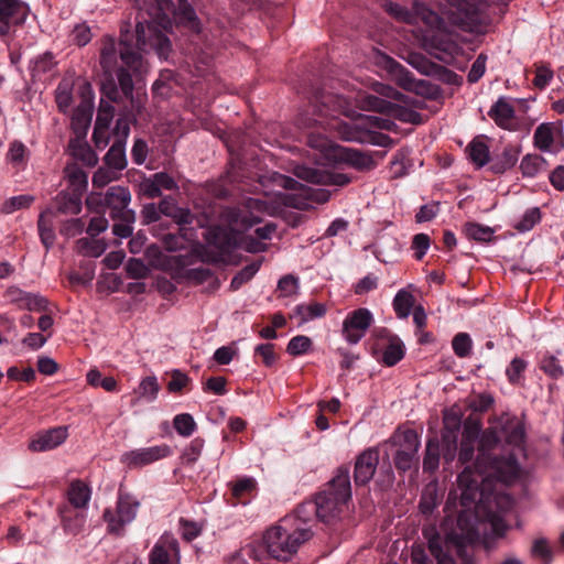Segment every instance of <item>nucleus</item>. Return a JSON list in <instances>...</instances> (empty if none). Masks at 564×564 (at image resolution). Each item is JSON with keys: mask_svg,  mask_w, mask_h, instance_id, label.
<instances>
[{"mask_svg": "<svg viewBox=\"0 0 564 564\" xmlns=\"http://www.w3.org/2000/svg\"><path fill=\"white\" fill-rule=\"evenodd\" d=\"M344 102L343 99L332 93L322 89H315L310 97V107L312 115L317 118L310 117V113H301L297 118V126L303 129L316 128L315 132L308 135V144L313 148L325 147V139L322 137V130L326 131L327 127L335 130L337 135L349 142L370 143L386 147L390 141L387 134L375 131V129L390 130L393 122L377 116L361 117L356 121L346 122L336 119V115L340 113Z\"/></svg>", "mask_w": 564, "mask_h": 564, "instance_id": "obj_1", "label": "nucleus"}, {"mask_svg": "<svg viewBox=\"0 0 564 564\" xmlns=\"http://www.w3.org/2000/svg\"><path fill=\"white\" fill-rule=\"evenodd\" d=\"M120 58L124 66L117 67L115 72L110 68L117 62V48L115 42L110 41L104 45L100 54V65L104 69L100 91L111 101H121L122 98L130 100L132 108L140 112V107L133 99L132 70L135 75L141 73L143 65L142 56L132 48L127 41L119 44Z\"/></svg>", "mask_w": 564, "mask_h": 564, "instance_id": "obj_2", "label": "nucleus"}, {"mask_svg": "<svg viewBox=\"0 0 564 564\" xmlns=\"http://www.w3.org/2000/svg\"><path fill=\"white\" fill-rule=\"evenodd\" d=\"M312 535L310 528L295 527L293 519L283 518L278 525L267 530L263 543L271 557L288 561Z\"/></svg>", "mask_w": 564, "mask_h": 564, "instance_id": "obj_3", "label": "nucleus"}, {"mask_svg": "<svg viewBox=\"0 0 564 564\" xmlns=\"http://www.w3.org/2000/svg\"><path fill=\"white\" fill-rule=\"evenodd\" d=\"M350 498V468L340 466L335 477L325 485L314 500L318 506L319 521L329 523L343 511Z\"/></svg>", "mask_w": 564, "mask_h": 564, "instance_id": "obj_4", "label": "nucleus"}, {"mask_svg": "<svg viewBox=\"0 0 564 564\" xmlns=\"http://www.w3.org/2000/svg\"><path fill=\"white\" fill-rule=\"evenodd\" d=\"M460 420L456 416L444 419L442 441L437 436L430 437L425 447L423 458V470L434 473L440 465L441 454L446 464H451L457 455V441L460 431Z\"/></svg>", "mask_w": 564, "mask_h": 564, "instance_id": "obj_5", "label": "nucleus"}, {"mask_svg": "<svg viewBox=\"0 0 564 564\" xmlns=\"http://www.w3.org/2000/svg\"><path fill=\"white\" fill-rule=\"evenodd\" d=\"M130 202L129 188L116 185L108 187L105 194H90L86 199V205L96 213H104L105 208H108L112 220L134 221L135 213L128 207Z\"/></svg>", "mask_w": 564, "mask_h": 564, "instance_id": "obj_6", "label": "nucleus"}, {"mask_svg": "<svg viewBox=\"0 0 564 564\" xmlns=\"http://www.w3.org/2000/svg\"><path fill=\"white\" fill-rule=\"evenodd\" d=\"M140 508V501L131 494L119 489L116 510L107 508L104 511V520L107 524V532L116 536H123L126 525L131 523Z\"/></svg>", "mask_w": 564, "mask_h": 564, "instance_id": "obj_7", "label": "nucleus"}, {"mask_svg": "<svg viewBox=\"0 0 564 564\" xmlns=\"http://www.w3.org/2000/svg\"><path fill=\"white\" fill-rule=\"evenodd\" d=\"M390 443L395 447L393 464L399 473H405L412 467L417 468L420 460L417 452L421 440L414 430L409 429L394 433Z\"/></svg>", "mask_w": 564, "mask_h": 564, "instance_id": "obj_8", "label": "nucleus"}, {"mask_svg": "<svg viewBox=\"0 0 564 564\" xmlns=\"http://www.w3.org/2000/svg\"><path fill=\"white\" fill-rule=\"evenodd\" d=\"M452 9L451 22L468 32H480L484 26V11L479 0H447Z\"/></svg>", "mask_w": 564, "mask_h": 564, "instance_id": "obj_9", "label": "nucleus"}, {"mask_svg": "<svg viewBox=\"0 0 564 564\" xmlns=\"http://www.w3.org/2000/svg\"><path fill=\"white\" fill-rule=\"evenodd\" d=\"M476 513L474 510L463 509L457 516V528L460 532L451 531L447 535V547H454L462 560L468 557L467 549L476 540Z\"/></svg>", "mask_w": 564, "mask_h": 564, "instance_id": "obj_10", "label": "nucleus"}, {"mask_svg": "<svg viewBox=\"0 0 564 564\" xmlns=\"http://www.w3.org/2000/svg\"><path fill=\"white\" fill-rule=\"evenodd\" d=\"M137 46L141 51L153 48L160 57H167L171 51V42L160 26L153 22H137L135 25Z\"/></svg>", "mask_w": 564, "mask_h": 564, "instance_id": "obj_11", "label": "nucleus"}, {"mask_svg": "<svg viewBox=\"0 0 564 564\" xmlns=\"http://www.w3.org/2000/svg\"><path fill=\"white\" fill-rule=\"evenodd\" d=\"M481 480L482 476L478 467L466 466L458 475L457 484L460 489V506L463 509H475L477 501L481 497Z\"/></svg>", "mask_w": 564, "mask_h": 564, "instance_id": "obj_12", "label": "nucleus"}, {"mask_svg": "<svg viewBox=\"0 0 564 564\" xmlns=\"http://www.w3.org/2000/svg\"><path fill=\"white\" fill-rule=\"evenodd\" d=\"M373 323L372 313L365 307L354 310L343 322V336L350 344H358Z\"/></svg>", "mask_w": 564, "mask_h": 564, "instance_id": "obj_13", "label": "nucleus"}, {"mask_svg": "<svg viewBox=\"0 0 564 564\" xmlns=\"http://www.w3.org/2000/svg\"><path fill=\"white\" fill-rule=\"evenodd\" d=\"M171 455V448L166 444L138 448L122 454L120 462L130 469L142 468L159 459Z\"/></svg>", "mask_w": 564, "mask_h": 564, "instance_id": "obj_14", "label": "nucleus"}, {"mask_svg": "<svg viewBox=\"0 0 564 564\" xmlns=\"http://www.w3.org/2000/svg\"><path fill=\"white\" fill-rule=\"evenodd\" d=\"M265 208V202L249 198L245 208H234L228 210V223L238 230H247L262 220L260 216L252 213V209L263 212Z\"/></svg>", "mask_w": 564, "mask_h": 564, "instance_id": "obj_15", "label": "nucleus"}, {"mask_svg": "<svg viewBox=\"0 0 564 564\" xmlns=\"http://www.w3.org/2000/svg\"><path fill=\"white\" fill-rule=\"evenodd\" d=\"M380 462L379 449L369 447L357 455L354 467L356 486H366L376 475Z\"/></svg>", "mask_w": 564, "mask_h": 564, "instance_id": "obj_16", "label": "nucleus"}, {"mask_svg": "<svg viewBox=\"0 0 564 564\" xmlns=\"http://www.w3.org/2000/svg\"><path fill=\"white\" fill-rule=\"evenodd\" d=\"M361 102L364 108L367 110L387 115H394L405 122L419 123L421 119V115L419 112L414 110L402 109L397 105L392 104L391 101L382 99L375 95L365 96Z\"/></svg>", "mask_w": 564, "mask_h": 564, "instance_id": "obj_17", "label": "nucleus"}, {"mask_svg": "<svg viewBox=\"0 0 564 564\" xmlns=\"http://www.w3.org/2000/svg\"><path fill=\"white\" fill-rule=\"evenodd\" d=\"M94 112V93L91 85L85 83L82 87V101L75 109L72 124L76 132L86 134L93 119Z\"/></svg>", "mask_w": 564, "mask_h": 564, "instance_id": "obj_18", "label": "nucleus"}, {"mask_svg": "<svg viewBox=\"0 0 564 564\" xmlns=\"http://www.w3.org/2000/svg\"><path fill=\"white\" fill-rule=\"evenodd\" d=\"M488 116L501 129L509 131H517L519 129L516 109L509 101V98L505 96L499 97L490 107Z\"/></svg>", "mask_w": 564, "mask_h": 564, "instance_id": "obj_19", "label": "nucleus"}, {"mask_svg": "<svg viewBox=\"0 0 564 564\" xmlns=\"http://www.w3.org/2000/svg\"><path fill=\"white\" fill-rule=\"evenodd\" d=\"M197 224L205 228L203 238L209 246L225 252L234 246V237L223 227L214 224V221L205 215L204 219H197Z\"/></svg>", "mask_w": 564, "mask_h": 564, "instance_id": "obj_20", "label": "nucleus"}, {"mask_svg": "<svg viewBox=\"0 0 564 564\" xmlns=\"http://www.w3.org/2000/svg\"><path fill=\"white\" fill-rule=\"evenodd\" d=\"M178 542L173 536L163 535L150 552V564H178Z\"/></svg>", "mask_w": 564, "mask_h": 564, "instance_id": "obj_21", "label": "nucleus"}, {"mask_svg": "<svg viewBox=\"0 0 564 564\" xmlns=\"http://www.w3.org/2000/svg\"><path fill=\"white\" fill-rule=\"evenodd\" d=\"M82 210V198L69 191L59 192L47 206L45 214L51 216L77 215Z\"/></svg>", "mask_w": 564, "mask_h": 564, "instance_id": "obj_22", "label": "nucleus"}, {"mask_svg": "<svg viewBox=\"0 0 564 564\" xmlns=\"http://www.w3.org/2000/svg\"><path fill=\"white\" fill-rule=\"evenodd\" d=\"M68 431L66 426H56L47 431L37 433L30 442L29 448L32 452L51 451L66 441Z\"/></svg>", "mask_w": 564, "mask_h": 564, "instance_id": "obj_23", "label": "nucleus"}, {"mask_svg": "<svg viewBox=\"0 0 564 564\" xmlns=\"http://www.w3.org/2000/svg\"><path fill=\"white\" fill-rule=\"evenodd\" d=\"M431 54L445 64L455 65L456 58L463 54V47L448 36L434 37Z\"/></svg>", "mask_w": 564, "mask_h": 564, "instance_id": "obj_24", "label": "nucleus"}, {"mask_svg": "<svg viewBox=\"0 0 564 564\" xmlns=\"http://www.w3.org/2000/svg\"><path fill=\"white\" fill-rule=\"evenodd\" d=\"M387 67L393 74L395 83L401 88L416 94H423V88L426 86L425 80H416L408 68L391 57L387 58Z\"/></svg>", "mask_w": 564, "mask_h": 564, "instance_id": "obj_25", "label": "nucleus"}, {"mask_svg": "<svg viewBox=\"0 0 564 564\" xmlns=\"http://www.w3.org/2000/svg\"><path fill=\"white\" fill-rule=\"evenodd\" d=\"M273 182L276 185H279L285 189H291V191L302 189L308 198H311L313 202L318 203V204H324V203L328 202V199L330 197V193L326 189L304 186L301 183H299L296 180H294L293 177L282 175L279 173L274 174Z\"/></svg>", "mask_w": 564, "mask_h": 564, "instance_id": "obj_26", "label": "nucleus"}, {"mask_svg": "<svg viewBox=\"0 0 564 564\" xmlns=\"http://www.w3.org/2000/svg\"><path fill=\"white\" fill-rule=\"evenodd\" d=\"M520 153V145L514 144H507L501 152H494L490 160V171L494 174H503L517 164Z\"/></svg>", "mask_w": 564, "mask_h": 564, "instance_id": "obj_27", "label": "nucleus"}, {"mask_svg": "<svg viewBox=\"0 0 564 564\" xmlns=\"http://www.w3.org/2000/svg\"><path fill=\"white\" fill-rule=\"evenodd\" d=\"M58 513L65 533L77 535L83 531L86 523L85 511L73 509L68 505H62L58 507Z\"/></svg>", "mask_w": 564, "mask_h": 564, "instance_id": "obj_28", "label": "nucleus"}, {"mask_svg": "<svg viewBox=\"0 0 564 564\" xmlns=\"http://www.w3.org/2000/svg\"><path fill=\"white\" fill-rule=\"evenodd\" d=\"M29 6L22 0H0V21H9L13 25L25 22Z\"/></svg>", "mask_w": 564, "mask_h": 564, "instance_id": "obj_29", "label": "nucleus"}, {"mask_svg": "<svg viewBox=\"0 0 564 564\" xmlns=\"http://www.w3.org/2000/svg\"><path fill=\"white\" fill-rule=\"evenodd\" d=\"M500 432L510 445L519 447L524 442L525 431L523 423L516 416L507 415L502 417Z\"/></svg>", "mask_w": 564, "mask_h": 564, "instance_id": "obj_30", "label": "nucleus"}, {"mask_svg": "<svg viewBox=\"0 0 564 564\" xmlns=\"http://www.w3.org/2000/svg\"><path fill=\"white\" fill-rule=\"evenodd\" d=\"M339 158L343 162L359 171H369L376 166V162L369 153L356 149H340Z\"/></svg>", "mask_w": 564, "mask_h": 564, "instance_id": "obj_31", "label": "nucleus"}, {"mask_svg": "<svg viewBox=\"0 0 564 564\" xmlns=\"http://www.w3.org/2000/svg\"><path fill=\"white\" fill-rule=\"evenodd\" d=\"M286 518L293 519L295 527H305L311 529V523L319 520L318 506L314 500H307L296 507L292 516Z\"/></svg>", "mask_w": 564, "mask_h": 564, "instance_id": "obj_32", "label": "nucleus"}, {"mask_svg": "<svg viewBox=\"0 0 564 564\" xmlns=\"http://www.w3.org/2000/svg\"><path fill=\"white\" fill-rule=\"evenodd\" d=\"M67 499L70 505L69 507L76 510H82L89 502L90 489L82 480H74L68 487Z\"/></svg>", "mask_w": 564, "mask_h": 564, "instance_id": "obj_33", "label": "nucleus"}, {"mask_svg": "<svg viewBox=\"0 0 564 564\" xmlns=\"http://www.w3.org/2000/svg\"><path fill=\"white\" fill-rule=\"evenodd\" d=\"M326 306L317 302L299 304L293 308L290 318H299V324L302 325L311 319L323 317L326 314Z\"/></svg>", "mask_w": 564, "mask_h": 564, "instance_id": "obj_34", "label": "nucleus"}, {"mask_svg": "<svg viewBox=\"0 0 564 564\" xmlns=\"http://www.w3.org/2000/svg\"><path fill=\"white\" fill-rule=\"evenodd\" d=\"M6 160L18 170H24L30 160V150L20 140H13L6 155Z\"/></svg>", "mask_w": 564, "mask_h": 564, "instance_id": "obj_35", "label": "nucleus"}, {"mask_svg": "<svg viewBox=\"0 0 564 564\" xmlns=\"http://www.w3.org/2000/svg\"><path fill=\"white\" fill-rule=\"evenodd\" d=\"M469 160L477 166L482 167L490 163L491 156L488 145L480 137L475 138L466 149Z\"/></svg>", "mask_w": 564, "mask_h": 564, "instance_id": "obj_36", "label": "nucleus"}, {"mask_svg": "<svg viewBox=\"0 0 564 564\" xmlns=\"http://www.w3.org/2000/svg\"><path fill=\"white\" fill-rule=\"evenodd\" d=\"M126 143L113 141L112 145L105 155V163L108 167L121 171L127 166Z\"/></svg>", "mask_w": 564, "mask_h": 564, "instance_id": "obj_37", "label": "nucleus"}, {"mask_svg": "<svg viewBox=\"0 0 564 564\" xmlns=\"http://www.w3.org/2000/svg\"><path fill=\"white\" fill-rule=\"evenodd\" d=\"M405 347L402 340L397 336H391L382 355V362L387 367H392L403 359Z\"/></svg>", "mask_w": 564, "mask_h": 564, "instance_id": "obj_38", "label": "nucleus"}, {"mask_svg": "<svg viewBox=\"0 0 564 564\" xmlns=\"http://www.w3.org/2000/svg\"><path fill=\"white\" fill-rule=\"evenodd\" d=\"M173 221L178 226V232L182 236L184 240H192L193 239V230L191 228H187V225H192L194 220L197 221L198 218H196L189 209L176 207V212L173 213L171 216Z\"/></svg>", "mask_w": 564, "mask_h": 564, "instance_id": "obj_39", "label": "nucleus"}, {"mask_svg": "<svg viewBox=\"0 0 564 564\" xmlns=\"http://www.w3.org/2000/svg\"><path fill=\"white\" fill-rule=\"evenodd\" d=\"M305 177L312 183H323L335 186H345L350 183V177L343 173L322 174L314 170H306Z\"/></svg>", "mask_w": 564, "mask_h": 564, "instance_id": "obj_40", "label": "nucleus"}, {"mask_svg": "<svg viewBox=\"0 0 564 564\" xmlns=\"http://www.w3.org/2000/svg\"><path fill=\"white\" fill-rule=\"evenodd\" d=\"M429 549L431 554L436 558L437 564H456L454 560V554L457 556V553L454 547H447V539L444 542V545L441 544L438 539H433L429 542Z\"/></svg>", "mask_w": 564, "mask_h": 564, "instance_id": "obj_41", "label": "nucleus"}, {"mask_svg": "<svg viewBox=\"0 0 564 564\" xmlns=\"http://www.w3.org/2000/svg\"><path fill=\"white\" fill-rule=\"evenodd\" d=\"M257 482L253 478H241L238 479L231 488L232 497L237 500V503L246 505L256 490Z\"/></svg>", "mask_w": 564, "mask_h": 564, "instance_id": "obj_42", "label": "nucleus"}, {"mask_svg": "<svg viewBox=\"0 0 564 564\" xmlns=\"http://www.w3.org/2000/svg\"><path fill=\"white\" fill-rule=\"evenodd\" d=\"M464 232L468 239L478 242H489L494 238V229L489 226L480 225L478 223L469 221L464 226Z\"/></svg>", "mask_w": 564, "mask_h": 564, "instance_id": "obj_43", "label": "nucleus"}, {"mask_svg": "<svg viewBox=\"0 0 564 564\" xmlns=\"http://www.w3.org/2000/svg\"><path fill=\"white\" fill-rule=\"evenodd\" d=\"M414 302L415 299L412 293L403 289L398 291L392 303L397 316L399 318H406L411 313Z\"/></svg>", "mask_w": 564, "mask_h": 564, "instance_id": "obj_44", "label": "nucleus"}, {"mask_svg": "<svg viewBox=\"0 0 564 564\" xmlns=\"http://www.w3.org/2000/svg\"><path fill=\"white\" fill-rule=\"evenodd\" d=\"M76 249L84 256L98 258L105 252L106 245L99 239L80 238L76 241Z\"/></svg>", "mask_w": 564, "mask_h": 564, "instance_id": "obj_45", "label": "nucleus"}, {"mask_svg": "<svg viewBox=\"0 0 564 564\" xmlns=\"http://www.w3.org/2000/svg\"><path fill=\"white\" fill-rule=\"evenodd\" d=\"M546 160L539 154H527L522 158L520 170L525 177H534L544 166Z\"/></svg>", "mask_w": 564, "mask_h": 564, "instance_id": "obj_46", "label": "nucleus"}, {"mask_svg": "<svg viewBox=\"0 0 564 564\" xmlns=\"http://www.w3.org/2000/svg\"><path fill=\"white\" fill-rule=\"evenodd\" d=\"M88 176L86 172L80 169H76L68 175V186L65 191L72 192V194L83 197L87 189Z\"/></svg>", "mask_w": 564, "mask_h": 564, "instance_id": "obj_47", "label": "nucleus"}, {"mask_svg": "<svg viewBox=\"0 0 564 564\" xmlns=\"http://www.w3.org/2000/svg\"><path fill=\"white\" fill-rule=\"evenodd\" d=\"M261 267V261H254L245 268H242L239 272H237L231 282H230V290L237 291L239 290L243 284L248 283L259 271Z\"/></svg>", "mask_w": 564, "mask_h": 564, "instance_id": "obj_48", "label": "nucleus"}, {"mask_svg": "<svg viewBox=\"0 0 564 564\" xmlns=\"http://www.w3.org/2000/svg\"><path fill=\"white\" fill-rule=\"evenodd\" d=\"M534 145L542 150H550L554 142L553 128L551 123H541L534 131Z\"/></svg>", "mask_w": 564, "mask_h": 564, "instance_id": "obj_49", "label": "nucleus"}, {"mask_svg": "<svg viewBox=\"0 0 564 564\" xmlns=\"http://www.w3.org/2000/svg\"><path fill=\"white\" fill-rule=\"evenodd\" d=\"M173 426L178 435L189 437L197 429L194 417L189 413H181L174 416Z\"/></svg>", "mask_w": 564, "mask_h": 564, "instance_id": "obj_50", "label": "nucleus"}, {"mask_svg": "<svg viewBox=\"0 0 564 564\" xmlns=\"http://www.w3.org/2000/svg\"><path fill=\"white\" fill-rule=\"evenodd\" d=\"M104 97L105 96L101 94L95 122V124L98 126V129H109L115 115V107L110 104L112 101L109 98H107L108 100H105Z\"/></svg>", "mask_w": 564, "mask_h": 564, "instance_id": "obj_51", "label": "nucleus"}, {"mask_svg": "<svg viewBox=\"0 0 564 564\" xmlns=\"http://www.w3.org/2000/svg\"><path fill=\"white\" fill-rule=\"evenodd\" d=\"M204 446L205 440L203 437L198 436L192 440L191 443L184 448L182 453L181 457L183 463L188 466L194 465L198 460Z\"/></svg>", "mask_w": 564, "mask_h": 564, "instance_id": "obj_52", "label": "nucleus"}, {"mask_svg": "<svg viewBox=\"0 0 564 564\" xmlns=\"http://www.w3.org/2000/svg\"><path fill=\"white\" fill-rule=\"evenodd\" d=\"M54 65V55L51 52H45L31 62L30 70L32 76L35 77L52 70Z\"/></svg>", "mask_w": 564, "mask_h": 564, "instance_id": "obj_53", "label": "nucleus"}, {"mask_svg": "<svg viewBox=\"0 0 564 564\" xmlns=\"http://www.w3.org/2000/svg\"><path fill=\"white\" fill-rule=\"evenodd\" d=\"M173 78L172 70H163L160 73V77L153 83L152 93L154 97H161L163 99L170 96L172 90L171 80Z\"/></svg>", "mask_w": 564, "mask_h": 564, "instance_id": "obj_54", "label": "nucleus"}, {"mask_svg": "<svg viewBox=\"0 0 564 564\" xmlns=\"http://www.w3.org/2000/svg\"><path fill=\"white\" fill-rule=\"evenodd\" d=\"M87 382L93 387H101L108 392L117 390V381L113 377H102L98 369H91L87 373Z\"/></svg>", "mask_w": 564, "mask_h": 564, "instance_id": "obj_55", "label": "nucleus"}, {"mask_svg": "<svg viewBox=\"0 0 564 564\" xmlns=\"http://www.w3.org/2000/svg\"><path fill=\"white\" fill-rule=\"evenodd\" d=\"M455 355L459 358H467L471 354L473 340L467 333H458L452 340Z\"/></svg>", "mask_w": 564, "mask_h": 564, "instance_id": "obj_56", "label": "nucleus"}, {"mask_svg": "<svg viewBox=\"0 0 564 564\" xmlns=\"http://www.w3.org/2000/svg\"><path fill=\"white\" fill-rule=\"evenodd\" d=\"M159 391L160 386L155 376H148L143 378L137 390L140 398H145L150 402L156 399Z\"/></svg>", "mask_w": 564, "mask_h": 564, "instance_id": "obj_57", "label": "nucleus"}, {"mask_svg": "<svg viewBox=\"0 0 564 564\" xmlns=\"http://www.w3.org/2000/svg\"><path fill=\"white\" fill-rule=\"evenodd\" d=\"M541 220V212L538 207L529 208L521 219L514 225V229L520 232L531 230Z\"/></svg>", "mask_w": 564, "mask_h": 564, "instance_id": "obj_58", "label": "nucleus"}, {"mask_svg": "<svg viewBox=\"0 0 564 564\" xmlns=\"http://www.w3.org/2000/svg\"><path fill=\"white\" fill-rule=\"evenodd\" d=\"M34 198L30 195H19L7 199L1 206L2 214H12L18 209L26 208L33 203Z\"/></svg>", "mask_w": 564, "mask_h": 564, "instance_id": "obj_59", "label": "nucleus"}, {"mask_svg": "<svg viewBox=\"0 0 564 564\" xmlns=\"http://www.w3.org/2000/svg\"><path fill=\"white\" fill-rule=\"evenodd\" d=\"M375 481H376V485L381 490H388L392 487V485L394 482V473H393V469L389 462L388 463L383 462L381 464Z\"/></svg>", "mask_w": 564, "mask_h": 564, "instance_id": "obj_60", "label": "nucleus"}, {"mask_svg": "<svg viewBox=\"0 0 564 564\" xmlns=\"http://www.w3.org/2000/svg\"><path fill=\"white\" fill-rule=\"evenodd\" d=\"M312 340L310 337L304 335H297L288 344L286 351L291 356H300L305 354L312 347Z\"/></svg>", "mask_w": 564, "mask_h": 564, "instance_id": "obj_61", "label": "nucleus"}, {"mask_svg": "<svg viewBox=\"0 0 564 564\" xmlns=\"http://www.w3.org/2000/svg\"><path fill=\"white\" fill-rule=\"evenodd\" d=\"M498 471L503 482H512L519 477L520 466L514 457H509L506 459L503 467H499Z\"/></svg>", "mask_w": 564, "mask_h": 564, "instance_id": "obj_62", "label": "nucleus"}, {"mask_svg": "<svg viewBox=\"0 0 564 564\" xmlns=\"http://www.w3.org/2000/svg\"><path fill=\"white\" fill-rule=\"evenodd\" d=\"M532 556L540 557L549 564L553 560V551L544 538L536 539L531 547Z\"/></svg>", "mask_w": 564, "mask_h": 564, "instance_id": "obj_63", "label": "nucleus"}, {"mask_svg": "<svg viewBox=\"0 0 564 564\" xmlns=\"http://www.w3.org/2000/svg\"><path fill=\"white\" fill-rule=\"evenodd\" d=\"M540 368L553 379L563 376V368L560 365V360L554 356H544L541 360Z\"/></svg>", "mask_w": 564, "mask_h": 564, "instance_id": "obj_64", "label": "nucleus"}]
</instances>
